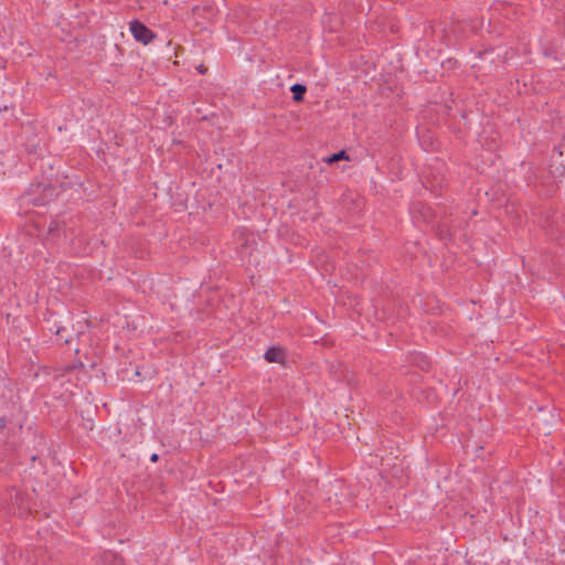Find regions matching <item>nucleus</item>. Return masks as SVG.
<instances>
[{
  "label": "nucleus",
  "mask_w": 565,
  "mask_h": 565,
  "mask_svg": "<svg viewBox=\"0 0 565 565\" xmlns=\"http://www.w3.org/2000/svg\"><path fill=\"white\" fill-rule=\"evenodd\" d=\"M129 30L135 40L145 45L149 44L156 38L153 31H151L148 26L138 20H132L129 23Z\"/></svg>",
  "instance_id": "nucleus-2"
},
{
  "label": "nucleus",
  "mask_w": 565,
  "mask_h": 565,
  "mask_svg": "<svg viewBox=\"0 0 565 565\" xmlns=\"http://www.w3.org/2000/svg\"><path fill=\"white\" fill-rule=\"evenodd\" d=\"M342 159H345V160L349 159V157L344 150H341L339 152H335V153L324 158L323 161L331 164V163L337 162Z\"/></svg>",
  "instance_id": "nucleus-5"
},
{
  "label": "nucleus",
  "mask_w": 565,
  "mask_h": 565,
  "mask_svg": "<svg viewBox=\"0 0 565 565\" xmlns=\"http://www.w3.org/2000/svg\"><path fill=\"white\" fill-rule=\"evenodd\" d=\"M290 90L292 93V97L296 102H300L303 99V95L306 93V86L299 83L294 84L290 87Z\"/></svg>",
  "instance_id": "nucleus-4"
},
{
  "label": "nucleus",
  "mask_w": 565,
  "mask_h": 565,
  "mask_svg": "<svg viewBox=\"0 0 565 565\" xmlns=\"http://www.w3.org/2000/svg\"><path fill=\"white\" fill-rule=\"evenodd\" d=\"M65 332L66 329L61 326L56 327V329L54 330V333L56 334L58 341L61 343L67 344L71 341V337L68 334H65Z\"/></svg>",
  "instance_id": "nucleus-6"
},
{
  "label": "nucleus",
  "mask_w": 565,
  "mask_h": 565,
  "mask_svg": "<svg viewBox=\"0 0 565 565\" xmlns=\"http://www.w3.org/2000/svg\"><path fill=\"white\" fill-rule=\"evenodd\" d=\"M264 358L267 362H270V363H281L284 360L281 350L278 348L267 349L264 353Z\"/></svg>",
  "instance_id": "nucleus-3"
},
{
  "label": "nucleus",
  "mask_w": 565,
  "mask_h": 565,
  "mask_svg": "<svg viewBox=\"0 0 565 565\" xmlns=\"http://www.w3.org/2000/svg\"><path fill=\"white\" fill-rule=\"evenodd\" d=\"M53 196V189L47 184H36L21 196V204H32L34 206L45 205Z\"/></svg>",
  "instance_id": "nucleus-1"
},
{
  "label": "nucleus",
  "mask_w": 565,
  "mask_h": 565,
  "mask_svg": "<svg viewBox=\"0 0 565 565\" xmlns=\"http://www.w3.org/2000/svg\"><path fill=\"white\" fill-rule=\"evenodd\" d=\"M490 54H491V53H489V52H487V51H486V52H483V53L480 55V57H481V58H483V60H487V58H488V56H489Z\"/></svg>",
  "instance_id": "nucleus-8"
},
{
  "label": "nucleus",
  "mask_w": 565,
  "mask_h": 565,
  "mask_svg": "<svg viewBox=\"0 0 565 565\" xmlns=\"http://www.w3.org/2000/svg\"><path fill=\"white\" fill-rule=\"evenodd\" d=\"M49 231H50V232H53V231H54V228H53V226H52V225H50Z\"/></svg>",
  "instance_id": "nucleus-9"
},
{
  "label": "nucleus",
  "mask_w": 565,
  "mask_h": 565,
  "mask_svg": "<svg viewBox=\"0 0 565 565\" xmlns=\"http://www.w3.org/2000/svg\"><path fill=\"white\" fill-rule=\"evenodd\" d=\"M158 459H159V456L157 454H152L151 457H150V460L152 462H156Z\"/></svg>",
  "instance_id": "nucleus-7"
}]
</instances>
